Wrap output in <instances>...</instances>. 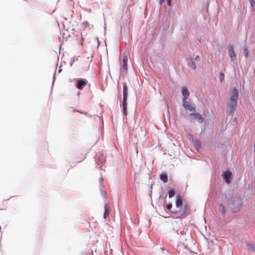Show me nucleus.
Listing matches in <instances>:
<instances>
[{
	"label": "nucleus",
	"instance_id": "nucleus-1",
	"mask_svg": "<svg viewBox=\"0 0 255 255\" xmlns=\"http://www.w3.org/2000/svg\"><path fill=\"white\" fill-rule=\"evenodd\" d=\"M238 98L239 91L235 88L230 93V99L227 104V109L229 114H233L236 110Z\"/></svg>",
	"mask_w": 255,
	"mask_h": 255
},
{
	"label": "nucleus",
	"instance_id": "nucleus-2",
	"mask_svg": "<svg viewBox=\"0 0 255 255\" xmlns=\"http://www.w3.org/2000/svg\"><path fill=\"white\" fill-rule=\"evenodd\" d=\"M190 208L187 205L184 206L183 208L178 211L175 212V214L179 218H183L187 216L190 214Z\"/></svg>",
	"mask_w": 255,
	"mask_h": 255
},
{
	"label": "nucleus",
	"instance_id": "nucleus-3",
	"mask_svg": "<svg viewBox=\"0 0 255 255\" xmlns=\"http://www.w3.org/2000/svg\"><path fill=\"white\" fill-rule=\"evenodd\" d=\"M128 95V90L127 85L125 84L123 86V107L124 114L127 115V99Z\"/></svg>",
	"mask_w": 255,
	"mask_h": 255
},
{
	"label": "nucleus",
	"instance_id": "nucleus-4",
	"mask_svg": "<svg viewBox=\"0 0 255 255\" xmlns=\"http://www.w3.org/2000/svg\"><path fill=\"white\" fill-rule=\"evenodd\" d=\"M190 117L194 121H197L199 123H202L203 122V118L202 115L199 113H191L190 114Z\"/></svg>",
	"mask_w": 255,
	"mask_h": 255
},
{
	"label": "nucleus",
	"instance_id": "nucleus-5",
	"mask_svg": "<svg viewBox=\"0 0 255 255\" xmlns=\"http://www.w3.org/2000/svg\"><path fill=\"white\" fill-rule=\"evenodd\" d=\"M183 102V106L185 109L186 110H189L191 112H195L196 111V110L195 108L192 107L191 105L190 104V103L187 100L182 101Z\"/></svg>",
	"mask_w": 255,
	"mask_h": 255
},
{
	"label": "nucleus",
	"instance_id": "nucleus-6",
	"mask_svg": "<svg viewBox=\"0 0 255 255\" xmlns=\"http://www.w3.org/2000/svg\"><path fill=\"white\" fill-rule=\"evenodd\" d=\"M228 52L231 61H233L236 57V55L233 45H231L229 46Z\"/></svg>",
	"mask_w": 255,
	"mask_h": 255
},
{
	"label": "nucleus",
	"instance_id": "nucleus-7",
	"mask_svg": "<svg viewBox=\"0 0 255 255\" xmlns=\"http://www.w3.org/2000/svg\"><path fill=\"white\" fill-rule=\"evenodd\" d=\"M87 81L86 80L80 79L77 81V88L79 90H82L87 85Z\"/></svg>",
	"mask_w": 255,
	"mask_h": 255
},
{
	"label": "nucleus",
	"instance_id": "nucleus-8",
	"mask_svg": "<svg viewBox=\"0 0 255 255\" xmlns=\"http://www.w3.org/2000/svg\"><path fill=\"white\" fill-rule=\"evenodd\" d=\"M181 93L183 95L182 101L186 100V99L189 97L190 95L188 89L185 87H182Z\"/></svg>",
	"mask_w": 255,
	"mask_h": 255
},
{
	"label": "nucleus",
	"instance_id": "nucleus-9",
	"mask_svg": "<svg viewBox=\"0 0 255 255\" xmlns=\"http://www.w3.org/2000/svg\"><path fill=\"white\" fill-rule=\"evenodd\" d=\"M232 173L230 171H226L223 174V176L227 183H230V178H231Z\"/></svg>",
	"mask_w": 255,
	"mask_h": 255
},
{
	"label": "nucleus",
	"instance_id": "nucleus-10",
	"mask_svg": "<svg viewBox=\"0 0 255 255\" xmlns=\"http://www.w3.org/2000/svg\"><path fill=\"white\" fill-rule=\"evenodd\" d=\"M104 209L105 212L104 214V218L106 219L108 216H109V214L111 212V208L108 204H106L104 206Z\"/></svg>",
	"mask_w": 255,
	"mask_h": 255
},
{
	"label": "nucleus",
	"instance_id": "nucleus-11",
	"mask_svg": "<svg viewBox=\"0 0 255 255\" xmlns=\"http://www.w3.org/2000/svg\"><path fill=\"white\" fill-rule=\"evenodd\" d=\"M128 58L127 56H124L123 60V69L124 70L127 71L128 69L127 64H128Z\"/></svg>",
	"mask_w": 255,
	"mask_h": 255
},
{
	"label": "nucleus",
	"instance_id": "nucleus-12",
	"mask_svg": "<svg viewBox=\"0 0 255 255\" xmlns=\"http://www.w3.org/2000/svg\"><path fill=\"white\" fill-rule=\"evenodd\" d=\"M182 204V200L180 196L178 195L176 197V205L177 208L181 206Z\"/></svg>",
	"mask_w": 255,
	"mask_h": 255
},
{
	"label": "nucleus",
	"instance_id": "nucleus-13",
	"mask_svg": "<svg viewBox=\"0 0 255 255\" xmlns=\"http://www.w3.org/2000/svg\"><path fill=\"white\" fill-rule=\"evenodd\" d=\"M160 179L162 180L164 183H166L168 182V176L166 173H164L161 174L160 176Z\"/></svg>",
	"mask_w": 255,
	"mask_h": 255
},
{
	"label": "nucleus",
	"instance_id": "nucleus-14",
	"mask_svg": "<svg viewBox=\"0 0 255 255\" xmlns=\"http://www.w3.org/2000/svg\"><path fill=\"white\" fill-rule=\"evenodd\" d=\"M248 249L252 252L255 251V245L253 243H249L247 244Z\"/></svg>",
	"mask_w": 255,
	"mask_h": 255
},
{
	"label": "nucleus",
	"instance_id": "nucleus-15",
	"mask_svg": "<svg viewBox=\"0 0 255 255\" xmlns=\"http://www.w3.org/2000/svg\"><path fill=\"white\" fill-rule=\"evenodd\" d=\"M168 193L169 198H171L175 195V191L173 189H170L168 191Z\"/></svg>",
	"mask_w": 255,
	"mask_h": 255
},
{
	"label": "nucleus",
	"instance_id": "nucleus-16",
	"mask_svg": "<svg viewBox=\"0 0 255 255\" xmlns=\"http://www.w3.org/2000/svg\"><path fill=\"white\" fill-rule=\"evenodd\" d=\"M219 210L221 211L222 215H224L226 213V209H225V208L224 207V206L223 205L220 204L219 205Z\"/></svg>",
	"mask_w": 255,
	"mask_h": 255
},
{
	"label": "nucleus",
	"instance_id": "nucleus-17",
	"mask_svg": "<svg viewBox=\"0 0 255 255\" xmlns=\"http://www.w3.org/2000/svg\"><path fill=\"white\" fill-rule=\"evenodd\" d=\"M243 53L246 58L248 57L249 52L247 47H244L243 49Z\"/></svg>",
	"mask_w": 255,
	"mask_h": 255
},
{
	"label": "nucleus",
	"instance_id": "nucleus-18",
	"mask_svg": "<svg viewBox=\"0 0 255 255\" xmlns=\"http://www.w3.org/2000/svg\"><path fill=\"white\" fill-rule=\"evenodd\" d=\"M253 10H255V0H249Z\"/></svg>",
	"mask_w": 255,
	"mask_h": 255
},
{
	"label": "nucleus",
	"instance_id": "nucleus-19",
	"mask_svg": "<svg viewBox=\"0 0 255 255\" xmlns=\"http://www.w3.org/2000/svg\"><path fill=\"white\" fill-rule=\"evenodd\" d=\"M224 77H225V76H224V73L223 72H220L219 73V79L221 82H222L224 81Z\"/></svg>",
	"mask_w": 255,
	"mask_h": 255
},
{
	"label": "nucleus",
	"instance_id": "nucleus-20",
	"mask_svg": "<svg viewBox=\"0 0 255 255\" xmlns=\"http://www.w3.org/2000/svg\"><path fill=\"white\" fill-rule=\"evenodd\" d=\"M189 65H190V67H191L192 69H195L196 68V64H195V62H194V61H191V62L189 63Z\"/></svg>",
	"mask_w": 255,
	"mask_h": 255
},
{
	"label": "nucleus",
	"instance_id": "nucleus-21",
	"mask_svg": "<svg viewBox=\"0 0 255 255\" xmlns=\"http://www.w3.org/2000/svg\"><path fill=\"white\" fill-rule=\"evenodd\" d=\"M172 207V204L171 203H169L166 205V208L168 210H170Z\"/></svg>",
	"mask_w": 255,
	"mask_h": 255
},
{
	"label": "nucleus",
	"instance_id": "nucleus-22",
	"mask_svg": "<svg viewBox=\"0 0 255 255\" xmlns=\"http://www.w3.org/2000/svg\"><path fill=\"white\" fill-rule=\"evenodd\" d=\"M200 56H199L197 55V56H196L195 57V60H196V61H199V60H200Z\"/></svg>",
	"mask_w": 255,
	"mask_h": 255
},
{
	"label": "nucleus",
	"instance_id": "nucleus-23",
	"mask_svg": "<svg viewBox=\"0 0 255 255\" xmlns=\"http://www.w3.org/2000/svg\"><path fill=\"white\" fill-rule=\"evenodd\" d=\"M167 4L168 5H170L171 3V0H167Z\"/></svg>",
	"mask_w": 255,
	"mask_h": 255
},
{
	"label": "nucleus",
	"instance_id": "nucleus-24",
	"mask_svg": "<svg viewBox=\"0 0 255 255\" xmlns=\"http://www.w3.org/2000/svg\"><path fill=\"white\" fill-rule=\"evenodd\" d=\"M196 142H197L196 143V145L197 146H200V142L199 141H197Z\"/></svg>",
	"mask_w": 255,
	"mask_h": 255
},
{
	"label": "nucleus",
	"instance_id": "nucleus-25",
	"mask_svg": "<svg viewBox=\"0 0 255 255\" xmlns=\"http://www.w3.org/2000/svg\"><path fill=\"white\" fill-rule=\"evenodd\" d=\"M164 1V0H159L160 4L162 3Z\"/></svg>",
	"mask_w": 255,
	"mask_h": 255
},
{
	"label": "nucleus",
	"instance_id": "nucleus-26",
	"mask_svg": "<svg viewBox=\"0 0 255 255\" xmlns=\"http://www.w3.org/2000/svg\"><path fill=\"white\" fill-rule=\"evenodd\" d=\"M254 152H255V143H254Z\"/></svg>",
	"mask_w": 255,
	"mask_h": 255
},
{
	"label": "nucleus",
	"instance_id": "nucleus-27",
	"mask_svg": "<svg viewBox=\"0 0 255 255\" xmlns=\"http://www.w3.org/2000/svg\"><path fill=\"white\" fill-rule=\"evenodd\" d=\"M254 73L255 74V69H254Z\"/></svg>",
	"mask_w": 255,
	"mask_h": 255
}]
</instances>
